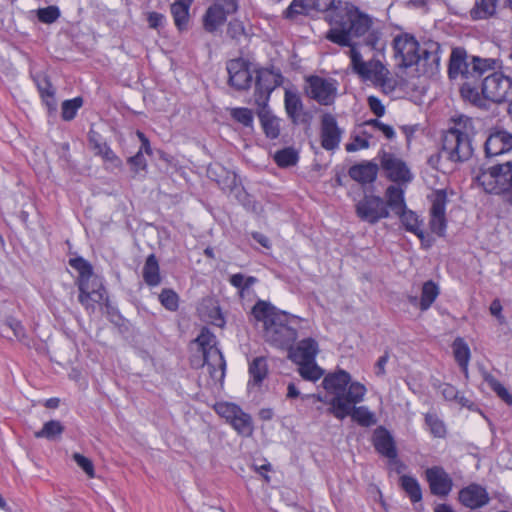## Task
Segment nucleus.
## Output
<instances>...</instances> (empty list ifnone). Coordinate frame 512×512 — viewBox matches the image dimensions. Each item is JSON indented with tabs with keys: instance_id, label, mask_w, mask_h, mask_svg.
<instances>
[{
	"instance_id": "nucleus-41",
	"label": "nucleus",
	"mask_w": 512,
	"mask_h": 512,
	"mask_svg": "<svg viewBox=\"0 0 512 512\" xmlns=\"http://www.w3.org/2000/svg\"><path fill=\"white\" fill-rule=\"evenodd\" d=\"M299 156L292 147L283 148L274 155V161L281 168H288L297 164Z\"/></svg>"
},
{
	"instance_id": "nucleus-28",
	"label": "nucleus",
	"mask_w": 512,
	"mask_h": 512,
	"mask_svg": "<svg viewBox=\"0 0 512 512\" xmlns=\"http://www.w3.org/2000/svg\"><path fill=\"white\" fill-rule=\"evenodd\" d=\"M194 0H175L171 5V14L174 19L175 26L179 31L187 28L189 21V10Z\"/></svg>"
},
{
	"instance_id": "nucleus-53",
	"label": "nucleus",
	"mask_w": 512,
	"mask_h": 512,
	"mask_svg": "<svg viewBox=\"0 0 512 512\" xmlns=\"http://www.w3.org/2000/svg\"><path fill=\"white\" fill-rule=\"evenodd\" d=\"M390 72L386 69L379 80H375L372 84L380 88L385 94L392 93L396 88V81L389 77Z\"/></svg>"
},
{
	"instance_id": "nucleus-4",
	"label": "nucleus",
	"mask_w": 512,
	"mask_h": 512,
	"mask_svg": "<svg viewBox=\"0 0 512 512\" xmlns=\"http://www.w3.org/2000/svg\"><path fill=\"white\" fill-rule=\"evenodd\" d=\"M252 315L263 323L264 337L268 343L279 348L293 345L297 331L292 326L297 317L278 310L269 302L259 300L252 308Z\"/></svg>"
},
{
	"instance_id": "nucleus-62",
	"label": "nucleus",
	"mask_w": 512,
	"mask_h": 512,
	"mask_svg": "<svg viewBox=\"0 0 512 512\" xmlns=\"http://www.w3.org/2000/svg\"><path fill=\"white\" fill-rule=\"evenodd\" d=\"M389 355L388 353H385L384 355L380 356L377 362L375 363V374L377 376H384L386 373L385 367L388 363Z\"/></svg>"
},
{
	"instance_id": "nucleus-20",
	"label": "nucleus",
	"mask_w": 512,
	"mask_h": 512,
	"mask_svg": "<svg viewBox=\"0 0 512 512\" xmlns=\"http://www.w3.org/2000/svg\"><path fill=\"white\" fill-rule=\"evenodd\" d=\"M484 150L486 157H495L512 150V133L505 130L492 131L487 137Z\"/></svg>"
},
{
	"instance_id": "nucleus-9",
	"label": "nucleus",
	"mask_w": 512,
	"mask_h": 512,
	"mask_svg": "<svg viewBox=\"0 0 512 512\" xmlns=\"http://www.w3.org/2000/svg\"><path fill=\"white\" fill-rule=\"evenodd\" d=\"M476 180L485 192L497 195L504 203L512 205V161L481 169Z\"/></svg>"
},
{
	"instance_id": "nucleus-63",
	"label": "nucleus",
	"mask_w": 512,
	"mask_h": 512,
	"mask_svg": "<svg viewBox=\"0 0 512 512\" xmlns=\"http://www.w3.org/2000/svg\"><path fill=\"white\" fill-rule=\"evenodd\" d=\"M228 33L233 37L236 38L238 35L244 33V27L241 22L234 21L230 22L228 25Z\"/></svg>"
},
{
	"instance_id": "nucleus-12",
	"label": "nucleus",
	"mask_w": 512,
	"mask_h": 512,
	"mask_svg": "<svg viewBox=\"0 0 512 512\" xmlns=\"http://www.w3.org/2000/svg\"><path fill=\"white\" fill-rule=\"evenodd\" d=\"M356 216L370 225L377 224L382 219L389 217V210L383 198L374 194H364L355 203Z\"/></svg>"
},
{
	"instance_id": "nucleus-15",
	"label": "nucleus",
	"mask_w": 512,
	"mask_h": 512,
	"mask_svg": "<svg viewBox=\"0 0 512 512\" xmlns=\"http://www.w3.org/2000/svg\"><path fill=\"white\" fill-rule=\"evenodd\" d=\"M344 129L338 124L336 117L331 113H324L320 119V143L326 151L334 152L340 146Z\"/></svg>"
},
{
	"instance_id": "nucleus-34",
	"label": "nucleus",
	"mask_w": 512,
	"mask_h": 512,
	"mask_svg": "<svg viewBox=\"0 0 512 512\" xmlns=\"http://www.w3.org/2000/svg\"><path fill=\"white\" fill-rule=\"evenodd\" d=\"M439 294L440 287L437 283L433 280L424 282L421 289L419 309L423 312L427 311L435 302Z\"/></svg>"
},
{
	"instance_id": "nucleus-29",
	"label": "nucleus",
	"mask_w": 512,
	"mask_h": 512,
	"mask_svg": "<svg viewBox=\"0 0 512 512\" xmlns=\"http://www.w3.org/2000/svg\"><path fill=\"white\" fill-rule=\"evenodd\" d=\"M227 19L224 10L216 4L210 6L203 18V26L207 32L213 33L222 26Z\"/></svg>"
},
{
	"instance_id": "nucleus-37",
	"label": "nucleus",
	"mask_w": 512,
	"mask_h": 512,
	"mask_svg": "<svg viewBox=\"0 0 512 512\" xmlns=\"http://www.w3.org/2000/svg\"><path fill=\"white\" fill-rule=\"evenodd\" d=\"M311 6L313 10L320 12H327L326 19L330 24V16L340 9L347 8L348 6H354L349 3H342L341 1L338 4L335 3V0H311Z\"/></svg>"
},
{
	"instance_id": "nucleus-11",
	"label": "nucleus",
	"mask_w": 512,
	"mask_h": 512,
	"mask_svg": "<svg viewBox=\"0 0 512 512\" xmlns=\"http://www.w3.org/2000/svg\"><path fill=\"white\" fill-rule=\"evenodd\" d=\"M253 75H255V104H268L272 92L283 83V76L280 70L267 67H258L254 68Z\"/></svg>"
},
{
	"instance_id": "nucleus-7",
	"label": "nucleus",
	"mask_w": 512,
	"mask_h": 512,
	"mask_svg": "<svg viewBox=\"0 0 512 512\" xmlns=\"http://www.w3.org/2000/svg\"><path fill=\"white\" fill-rule=\"evenodd\" d=\"M498 60L495 58H482L469 55L464 48L456 47L452 50L448 76L450 80H461L463 83L477 81L485 73L495 70Z\"/></svg>"
},
{
	"instance_id": "nucleus-46",
	"label": "nucleus",
	"mask_w": 512,
	"mask_h": 512,
	"mask_svg": "<svg viewBox=\"0 0 512 512\" xmlns=\"http://www.w3.org/2000/svg\"><path fill=\"white\" fill-rule=\"evenodd\" d=\"M83 102V98L80 96L63 101L61 106L62 119L65 121L73 120L76 117L78 110L82 107Z\"/></svg>"
},
{
	"instance_id": "nucleus-6",
	"label": "nucleus",
	"mask_w": 512,
	"mask_h": 512,
	"mask_svg": "<svg viewBox=\"0 0 512 512\" xmlns=\"http://www.w3.org/2000/svg\"><path fill=\"white\" fill-rule=\"evenodd\" d=\"M473 121L460 115L452 119V124L442 137L441 155L453 163L468 161L473 155Z\"/></svg>"
},
{
	"instance_id": "nucleus-10",
	"label": "nucleus",
	"mask_w": 512,
	"mask_h": 512,
	"mask_svg": "<svg viewBox=\"0 0 512 512\" xmlns=\"http://www.w3.org/2000/svg\"><path fill=\"white\" fill-rule=\"evenodd\" d=\"M200 351L203 355V364L209 367L210 374L215 377V372L218 370L220 376H224L226 362L224 356L216 346V337L209 331L208 328H203L200 334L195 339Z\"/></svg>"
},
{
	"instance_id": "nucleus-17",
	"label": "nucleus",
	"mask_w": 512,
	"mask_h": 512,
	"mask_svg": "<svg viewBox=\"0 0 512 512\" xmlns=\"http://www.w3.org/2000/svg\"><path fill=\"white\" fill-rule=\"evenodd\" d=\"M458 501L462 506L471 510H476L488 505L490 502V496L484 486L478 483H470L460 489L458 493Z\"/></svg>"
},
{
	"instance_id": "nucleus-49",
	"label": "nucleus",
	"mask_w": 512,
	"mask_h": 512,
	"mask_svg": "<svg viewBox=\"0 0 512 512\" xmlns=\"http://www.w3.org/2000/svg\"><path fill=\"white\" fill-rule=\"evenodd\" d=\"M159 301L168 311L175 312L179 308V296L173 289H163L159 294Z\"/></svg>"
},
{
	"instance_id": "nucleus-14",
	"label": "nucleus",
	"mask_w": 512,
	"mask_h": 512,
	"mask_svg": "<svg viewBox=\"0 0 512 512\" xmlns=\"http://www.w3.org/2000/svg\"><path fill=\"white\" fill-rule=\"evenodd\" d=\"M251 66V62L242 57L227 61L228 84L238 91L250 89L254 74Z\"/></svg>"
},
{
	"instance_id": "nucleus-31",
	"label": "nucleus",
	"mask_w": 512,
	"mask_h": 512,
	"mask_svg": "<svg viewBox=\"0 0 512 512\" xmlns=\"http://www.w3.org/2000/svg\"><path fill=\"white\" fill-rule=\"evenodd\" d=\"M453 354L456 362L466 378L469 376L468 365L471 357L470 348L461 337H457L452 344Z\"/></svg>"
},
{
	"instance_id": "nucleus-21",
	"label": "nucleus",
	"mask_w": 512,
	"mask_h": 512,
	"mask_svg": "<svg viewBox=\"0 0 512 512\" xmlns=\"http://www.w3.org/2000/svg\"><path fill=\"white\" fill-rule=\"evenodd\" d=\"M287 349H289V358L294 363L311 362L315 360L318 353V343L313 338H305L295 347L291 345Z\"/></svg>"
},
{
	"instance_id": "nucleus-51",
	"label": "nucleus",
	"mask_w": 512,
	"mask_h": 512,
	"mask_svg": "<svg viewBox=\"0 0 512 512\" xmlns=\"http://www.w3.org/2000/svg\"><path fill=\"white\" fill-rule=\"evenodd\" d=\"M231 117L244 127L252 128L254 122L253 112L249 108L237 107L231 110Z\"/></svg>"
},
{
	"instance_id": "nucleus-61",
	"label": "nucleus",
	"mask_w": 512,
	"mask_h": 512,
	"mask_svg": "<svg viewBox=\"0 0 512 512\" xmlns=\"http://www.w3.org/2000/svg\"><path fill=\"white\" fill-rule=\"evenodd\" d=\"M215 4L219 5L227 16L235 13L238 9L237 0H218Z\"/></svg>"
},
{
	"instance_id": "nucleus-48",
	"label": "nucleus",
	"mask_w": 512,
	"mask_h": 512,
	"mask_svg": "<svg viewBox=\"0 0 512 512\" xmlns=\"http://www.w3.org/2000/svg\"><path fill=\"white\" fill-rule=\"evenodd\" d=\"M215 412L229 423L233 418L236 417L241 411L242 408L237 404L230 402H217L214 405Z\"/></svg>"
},
{
	"instance_id": "nucleus-5",
	"label": "nucleus",
	"mask_w": 512,
	"mask_h": 512,
	"mask_svg": "<svg viewBox=\"0 0 512 512\" xmlns=\"http://www.w3.org/2000/svg\"><path fill=\"white\" fill-rule=\"evenodd\" d=\"M481 86L470 82L462 83L460 94L464 101L475 107L486 109L488 102L502 104L512 100V78L501 71H490Z\"/></svg>"
},
{
	"instance_id": "nucleus-60",
	"label": "nucleus",
	"mask_w": 512,
	"mask_h": 512,
	"mask_svg": "<svg viewBox=\"0 0 512 512\" xmlns=\"http://www.w3.org/2000/svg\"><path fill=\"white\" fill-rule=\"evenodd\" d=\"M147 20L150 28L157 29L163 26L165 16L158 12H151L149 13Z\"/></svg>"
},
{
	"instance_id": "nucleus-8",
	"label": "nucleus",
	"mask_w": 512,
	"mask_h": 512,
	"mask_svg": "<svg viewBox=\"0 0 512 512\" xmlns=\"http://www.w3.org/2000/svg\"><path fill=\"white\" fill-rule=\"evenodd\" d=\"M69 264L79 272L78 300L86 311L93 313L96 304L108 300L106 289L99 277H93V268L87 260L82 257L71 258Z\"/></svg>"
},
{
	"instance_id": "nucleus-2",
	"label": "nucleus",
	"mask_w": 512,
	"mask_h": 512,
	"mask_svg": "<svg viewBox=\"0 0 512 512\" xmlns=\"http://www.w3.org/2000/svg\"><path fill=\"white\" fill-rule=\"evenodd\" d=\"M326 387L336 393L331 402L332 407L328 413L338 420H344L350 416L353 421L363 427H369L376 423L373 412L367 406H356L364 401L367 388L358 381H352L350 373H340L338 376L330 377L326 381Z\"/></svg>"
},
{
	"instance_id": "nucleus-32",
	"label": "nucleus",
	"mask_w": 512,
	"mask_h": 512,
	"mask_svg": "<svg viewBox=\"0 0 512 512\" xmlns=\"http://www.w3.org/2000/svg\"><path fill=\"white\" fill-rule=\"evenodd\" d=\"M386 198L387 201H385L388 210L391 209L392 212L397 215L401 211L405 210L407 208L404 198V191L400 187L396 186H389L386 189Z\"/></svg>"
},
{
	"instance_id": "nucleus-16",
	"label": "nucleus",
	"mask_w": 512,
	"mask_h": 512,
	"mask_svg": "<svg viewBox=\"0 0 512 512\" xmlns=\"http://www.w3.org/2000/svg\"><path fill=\"white\" fill-rule=\"evenodd\" d=\"M431 202L429 220L430 229L434 234L443 237L447 229L446 205L448 197L446 191H435L432 195Z\"/></svg>"
},
{
	"instance_id": "nucleus-52",
	"label": "nucleus",
	"mask_w": 512,
	"mask_h": 512,
	"mask_svg": "<svg viewBox=\"0 0 512 512\" xmlns=\"http://www.w3.org/2000/svg\"><path fill=\"white\" fill-rule=\"evenodd\" d=\"M61 12L58 6L50 5L37 10L38 20L44 24H52L60 18Z\"/></svg>"
},
{
	"instance_id": "nucleus-44",
	"label": "nucleus",
	"mask_w": 512,
	"mask_h": 512,
	"mask_svg": "<svg viewBox=\"0 0 512 512\" xmlns=\"http://www.w3.org/2000/svg\"><path fill=\"white\" fill-rule=\"evenodd\" d=\"M64 431V426L58 420H50L44 423L41 430L35 432L36 438H45L48 440H53L56 437H59Z\"/></svg>"
},
{
	"instance_id": "nucleus-1",
	"label": "nucleus",
	"mask_w": 512,
	"mask_h": 512,
	"mask_svg": "<svg viewBox=\"0 0 512 512\" xmlns=\"http://www.w3.org/2000/svg\"><path fill=\"white\" fill-rule=\"evenodd\" d=\"M382 36L381 29L374 26L373 19L356 6L335 11L330 16V27L325 34V38L331 43L349 48L346 54L350 59L352 71L362 80L371 83L379 80L387 68L374 57L364 61L361 48L366 47L371 51L384 50Z\"/></svg>"
},
{
	"instance_id": "nucleus-18",
	"label": "nucleus",
	"mask_w": 512,
	"mask_h": 512,
	"mask_svg": "<svg viewBox=\"0 0 512 512\" xmlns=\"http://www.w3.org/2000/svg\"><path fill=\"white\" fill-rule=\"evenodd\" d=\"M381 166L387 177L393 182L406 183L412 180L413 176L407 164L392 153H383Z\"/></svg>"
},
{
	"instance_id": "nucleus-19",
	"label": "nucleus",
	"mask_w": 512,
	"mask_h": 512,
	"mask_svg": "<svg viewBox=\"0 0 512 512\" xmlns=\"http://www.w3.org/2000/svg\"><path fill=\"white\" fill-rule=\"evenodd\" d=\"M426 480L433 495L446 497L453 488V480L441 466H433L426 470Z\"/></svg>"
},
{
	"instance_id": "nucleus-56",
	"label": "nucleus",
	"mask_w": 512,
	"mask_h": 512,
	"mask_svg": "<svg viewBox=\"0 0 512 512\" xmlns=\"http://www.w3.org/2000/svg\"><path fill=\"white\" fill-rule=\"evenodd\" d=\"M369 146L370 142L367 138L356 135L353 137L351 142L346 144L345 149L347 152H356L359 150L367 149Z\"/></svg>"
},
{
	"instance_id": "nucleus-57",
	"label": "nucleus",
	"mask_w": 512,
	"mask_h": 512,
	"mask_svg": "<svg viewBox=\"0 0 512 512\" xmlns=\"http://www.w3.org/2000/svg\"><path fill=\"white\" fill-rule=\"evenodd\" d=\"M128 162L135 172L145 170L147 167V161L142 154V150H139L134 156L130 157Z\"/></svg>"
},
{
	"instance_id": "nucleus-58",
	"label": "nucleus",
	"mask_w": 512,
	"mask_h": 512,
	"mask_svg": "<svg viewBox=\"0 0 512 512\" xmlns=\"http://www.w3.org/2000/svg\"><path fill=\"white\" fill-rule=\"evenodd\" d=\"M441 393L443 397L448 401H461L462 397L459 398V392L457 388L451 384H444L441 386Z\"/></svg>"
},
{
	"instance_id": "nucleus-25",
	"label": "nucleus",
	"mask_w": 512,
	"mask_h": 512,
	"mask_svg": "<svg viewBox=\"0 0 512 512\" xmlns=\"http://www.w3.org/2000/svg\"><path fill=\"white\" fill-rule=\"evenodd\" d=\"M284 106L288 117L294 124H298L302 121L304 105L297 92L289 89L285 90Z\"/></svg>"
},
{
	"instance_id": "nucleus-40",
	"label": "nucleus",
	"mask_w": 512,
	"mask_h": 512,
	"mask_svg": "<svg viewBox=\"0 0 512 512\" xmlns=\"http://www.w3.org/2000/svg\"><path fill=\"white\" fill-rule=\"evenodd\" d=\"M340 373H348L347 371L343 370V369H338L334 372H330L328 374H326L323 378V381H322V386L324 388V390L326 391V395H322V394H311V395H304L302 396V399H306V398H313L315 399L316 401L318 402H322L324 404H327L329 405V408L332 407V404L331 402L334 400V398L336 397V393L333 392L332 390H329L327 389L326 387H328L326 385V381L330 378V377H334V376H338Z\"/></svg>"
},
{
	"instance_id": "nucleus-3",
	"label": "nucleus",
	"mask_w": 512,
	"mask_h": 512,
	"mask_svg": "<svg viewBox=\"0 0 512 512\" xmlns=\"http://www.w3.org/2000/svg\"><path fill=\"white\" fill-rule=\"evenodd\" d=\"M394 58L400 68H410L422 63L425 72L434 74L440 68L442 48L437 42L420 45L410 33H400L393 39Z\"/></svg>"
},
{
	"instance_id": "nucleus-55",
	"label": "nucleus",
	"mask_w": 512,
	"mask_h": 512,
	"mask_svg": "<svg viewBox=\"0 0 512 512\" xmlns=\"http://www.w3.org/2000/svg\"><path fill=\"white\" fill-rule=\"evenodd\" d=\"M6 328L10 329L18 340L25 338V328L19 320L8 318L2 326V332H5Z\"/></svg>"
},
{
	"instance_id": "nucleus-47",
	"label": "nucleus",
	"mask_w": 512,
	"mask_h": 512,
	"mask_svg": "<svg viewBox=\"0 0 512 512\" xmlns=\"http://www.w3.org/2000/svg\"><path fill=\"white\" fill-rule=\"evenodd\" d=\"M230 284L237 288L241 297L248 291L256 282L257 279L253 276H245L242 273L231 275L229 279Z\"/></svg>"
},
{
	"instance_id": "nucleus-64",
	"label": "nucleus",
	"mask_w": 512,
	"mask_h": 512,
	"mask_svg": "<svg viewBox=\"0 0 512 512\" xmlns=\"http://www.w3.org/2000/svg\"><path fill=\"white\" fill-rule=\"evenodd\" d=\"M302 394L299 390V388L296 386L295 383L293 382H290L288 385H287V393H286V399L288 400H292V399H296L298 397H301L302 398Z\"/></svg>"
},
{
	"instance_id": "nucleus-24",
	"label": "nucleus",
	"mask_w": 512,
	"mask_h": 512,
	"mask_svg": "<svg viewBox=\"0 0 512 512\" xmlns=\"http://www.w3.org/2000/svg\"><path fill=\"white\" fill-rule=\"evenodd\" d=\"M248 373V388H260L263 381L268 376L267 359L263 356H259L253 359V361L249 364Z\"/></svg>"
},
{
	"instance_id": "nucleus-42",
	"label": "nucleus",
	"mask_w": 512,
	"mask_h": 512,
	"mask_svg": "<svg viewBox=\"0 0 512 512\" xmlns=\"http://www.w3.org/2000/svg\"><path fill=\"white\" fill-rule=\"evenodd\" d=\"M496 3L497 0H480L470 12L472 19H486L492 16L496 10Z\"/></svg>"
},
{
	"instance_id": "nucleus-59",
	"label": "nucleus",
	"mask_w": 512,
	"mask_h": 512,
	"mask_svg": "<svg viewBox=\"0 0 512 512\" xmlns=\"http://www.w3.org/2000/svg\"><path fill=\"white\" fill-rule=\"evenodd\" d=\"M368 105L370 110L377 116L381 117L385 114V107L381 100L375 96L368 97Z\"/></svg>"
},
{
	"instance_id": "nucleus-23",
	"label": "nucleus",
	"mask_w": 512,
	"mask_h": 512,
	"mask_svg": "<svg viewBox=\"0 0 512 512\" xmlns=\"http://www.w3.org/2000/svg\"><path fill=\"white\" fill-rule=\"evenodd\" d=\"M373 445L375 450L386 458H396L397 449L391 433L384 427H379L373 434Z\"/></svg>"
},
{
	"instance_id": "nucleus-39",
	"label": "nucleus",
	"mask_w": 512,
	"mask_h": 512,
	"mask_svg": "<svg viewBox=\"0 0 512 512\" xmlns=\"http://www.w3.org/2000/svg\"><path fill=\"white\" fill-rule=\"evenodd\" d=\"M483 380L488 386L508 405H512V394L492 374L487 371L482 373Z\"/></svg>"
},
{
	"instance_id": "nucleus-36",
	"label": "nucleus",
	"mask_w": 512,
	"mask_h": 512,
	"mask_svg": "<svg viewBox=\"0 0 512 512\" xmlns=\"http://www.w3.org/2000/svg\"><path fill=\"white\" fill-rule=\"evenodd\" d=\"M229 424L239 435L248 437L253 433V421L251 416L243 410L233 418Z\"/></svg>"
},
{
	"instance_id": "nucleus-43",
	"label": "nucleus",
	"mask_w": 512,
	"mask_h": 512,
	"mask_svg": "<svg viewBox=\"0 0 512 512\" xmlns=\"http://www.w3.org/2000/svg\"><path fill=\"white\" fill-rule=\"evenodd\" d=\"M313 10L311 0H292L290 5L283 12L286 19H294L298 15H307Z\"/></svg>"
},
{
	"instance_id": "nucleus-45",
	"label": "nucleus",
	"mask_w": 512,
	"mask_h": 512,
	"mask_svg": "<svg viewBox=\"0 0 512 512\" xmlns=\"http://www.w3.org/2000/svg\"><path fill=\"white\" fill-rule=\"evenodd\" d=\"M31 78L37 87L40 96H55V89L46 73H31Z\"/></svg>"
},
{
	"instance_id": "nucleus-35",
	"label": "nucleus",
	"mask_w": 512,
	"mask_h": 512,
	"mask_svg": "<svg viewBox=\"0 0 512 512\" xmlns=\"http://www.w3.org/2000/svg\"><path fill=\"white\" fill-rule=\"evenodd\" d=\"M399 484L412 503H418L422 500V489L416 477L402 475Z\"/></svg>"
},
{
	"instance_id": "nucleus-22",
	"label": "nucleus",
	"mask_w": 512,
	"mask_h": 512,
	"mask_svg": "<svg viewBox=\"0 0 512 512\" xmlns=\"http://www.w3.org/2000/svg\"><path fill=\"white\" fill-rule=\"evenodd\" d=\"M257 108V115L266 137L272 140L278 138L280 135V119L272 113L268 104H258Z\"/></svg>"
},
{
	"instance_id": "nucleus-38",
	"label": "nucleus",
	"mask_w": 512,
	"mask_h": 512,
	"mask_svg": "<svg viewBox=\"0 0 512 512\" xmlns=\"http://www.w3.org/2000/svg\"><path fill=\"white\" fill-rule=\"evenodd\" d=\"M297 365V372L304 380L316 382L324 375V370L316 364L315 360Z\"/></svg>"
},
{
	"instance_id": "nucleus-54",
	"label": "nucleus",
	"mask_w": 512,
	"mask_h": 512,
	"mask_svg": "<svg viewBox=\"0 0 512 512\" xmlns=\"http://www.w3.org/2000/svg\"><path fill=\"white\" fill-rule=\"evenodd\" d=\"M72 458L89 478L95 477L94 464L89 458L80 453H74Z\"/></svg>"
},
{
	"instance_id": "nucleus-27",
	"label": "nucleus",
	"mask_w": 512,
	"mask_h": 512,
	"mask_svg": "<svg viewBox=\"0 0 512 512\" xmlns=\"http://www.w3.org/2000/svg\"><path fill=\"white\" fill-rule=\"evenodd\" d=\"M348 173L353 180L361 184H368L375 181L378 166L372 162H364L350 167Z\"/></svg>"
},
{
	"instance_id": "nucleus-13",
	"label": "nucleus",
	"mask_w": 512,
	"mask_h": 512,
	"mask_svg": "<svg viewBox=\"0 0 512 512\" xmlns=\"http://www.w3.org/2000/svg\"><path fill=\"white\" fill-rule=\"evenodd\" d=\"M306 94L320 105L328 106L334 103L338 90V82L333 78L312 75L306 78Z\"/></svg>"
},
{
	"instance_id": "nucleus-50",
	"label": "nucleus",
	"mask_w": 512,
	"mask_h": 512,
	"mask_svg": "<svg viewBox=\"0 0 512 512\" xmlns=\"http://www.w3.org/2000/svg\"><path fill=\"white\" fill-rule=\"evenodd\" d=\"M425 423L429 427L430 433L436 438H444L446 436V426L442 420L435 414H426Z\"/></svg>"
},
{
	"instance_id": "nucleus-30",
	"label": "nucleus",
	"mask_w": 512,
	"mask_h": 512,
	"mask_svg": "<svg viewBox=\"0 0 512 512\" xmlns=\"http://www.w3.org/2000/svg\"><path fill=\"white\" fill-rule=\"evenodd\" d=\"M142 276L149 287H156L161 283L160 267L154 254L148 255L145 260Z\"/></svg>"
},
{
	"instance_id": "nucleus-26",
	"label": "nucleus",
	"mask_w": 512,
	"mask_h": 512,
	"mask_svg": "<svg viewBox=\"0 0 512 512\" xmlns=\"http://www.w3.org/2000/svg\"><path fill=\"white\" fill-rule=\"evenodd\" d=\"M401 224L407 232L416 235L421 241H424L425 232L423 229V219H421L417 213L410 209H405L397 214Z\"/></svg>"
},
{
	"instance_id": "nucleus-33",
	"label": "nucleus",
	"mask_w": 512,
	"mask_h": 512,
	"mask_svg": "<svg viewBox=\"0 0 512 512\" xmlns=\"http://www.w3.org/2000/svg\"><path fill=\"white\" fill-rule=\"evenodd\" d=\"M88 139L96 154L102 156L107 161H118V157L109 147V145L102 139L101 135L94 130L88 133Z\"/></svg>"
}]
</instances>
